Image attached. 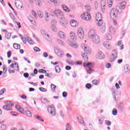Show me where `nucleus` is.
<instances>
[{
  "label": "nucleus",
  "instance_id": "obj_1",
  "mask_svg": "<svg viewBox=\"0 0 130 130\" xmlns=\"http://www.w3.org/2000/svg\"><path fill=\"white\" fill-rule=\"evenodd\" d=\"M88 34L89 37L92 39L94 43L98 44V43H100V37L96 34V30L95 29L90 30Z\"/></svg>",
  "mask_w": 130,
  "mask_h": 130
},
{
  "label": "nucleus",
  "instance_id": "obj_2",
  "mask_svg": "<svg viewBox=\"0 0 130 130\" xmlns=\"http://www.w3.org/2000/svg\"><path fill=\"white\" fill-rule=\"evenodd\" d=\"M47 111L48 112H49V113L51 114V115H52V116H55V115H56V111L55 110V107H54V106L50 105L48 106L47 108Z\"/></svg>",
  "mask_w": 130,
  "mask_h": 130
},
{
  "label": "nucleus",
  "instance_id": "obj_3",
  "mask_svg": "<svg viewBox=\"0 0 130 130\" xmlns=\"http://www.w3.org/2000/svg\"><path fill=\"white\" fill-rule=\"evenodd\" d=\"M118 15V10L117 9H113L111 10L110 16L111 19H117Z\"/></svg>",
  "mask_w": 130,
  "mask_h": 130
},
{
  "label": "nucleus",
  "instance_id": "obj_4",
  "mask_svg": "<svg viewBox=\"0 0 130 130\" xmlns=\"http://www.w3.org/2000/svg\"><path fill=\"white\" fill-rule=\"evenodd\" d=\"M81 18L85 21H90L92 19L91 14L87 12H84L81 15Z\"/></svg>",
  "mask_w": 130,
  "mask_h": 130
},
{
  "label": "nucleus",
  "instance_id": "obj_5",
  "mask_svg": "<svg viewBox=\"0 0 130 130\" xmlns=\"http://www.w3.org/2000/svg\"><path fill=\"white\" fill-rule=\"evenodd\" d=\"M54 15L59 18V19H64V15L63 12L60 10L57 9L54 12Z\"/></svg>",
  "mask_w": 130,
  "mask_h": 130
},
{
  "label": "nucleus",
  "instance_id": "obj_6",
  "mask_svg": "<svg viewBox=\"0 0 130 130\" xmlns=\"http://www.w3.org/2000/svg\"><path fill=\"white\" fill-rule=\"evenodd\" d=\"M12 106H14V103L12 102H8L7 104L4 106L3 108L5 110H12Z\"/></svg>",
  "mask_w": 130,
  "mask_h": 130
},
{
  "label": "nucleus",
  "instance_id": "obj_7",
  "mask_svg": "<svg viewBox=\"0 0 130 130\" xmlns=\"http://www.w3.org/2000/svg\"><path fill=\"white\" fill-rule=\"evenodd\" d=\"M82 48L83 51L85 52V53H86L87 54H91V48H90L89 46L86 45H82Z\"/></svg>",
  "mask_w": 130,
  "mask_h": 130
},
{
  "label": "nucleus",
  "instance_id": "obj_8",
  "mask_svg": "<svg viewBox=\"0 0 130 130\" xmlns=\"http://www.w3.org/2000/svg\"><path fill=\"white\" fill-rule=\"evenodd\" d=\"M22 41H23L24 43L28 42L29 44H34V42H33V41L27 36H25L24 37H23L22 38Z\"/></svg>",
  "mask_w": 130,
  "mask_h": 130
},
{
  "label": "nucleus",
  "instance_id": "obj_9",
  "mask_svg": "<svg viewBox=\"0 0 130 130\" xmlns=\"http://www.w3.org/2000/svg\"><path fill=\"white\" fill-rule=\"evenodd\" d=\"M84 67L85 68H88V70H87L88 74H91L92 72H93V70L91 69L93 67V65L92 64V63H83Z\"/></svg>",
  "mask_w": 130,
  "mask_h": 130
},
{
  "label": "nucleus",
  "instance_id": "obj_10",
  "mask_svg": "<svg viewBox=\"0 0 130 130\" xmlns=\"http://www.w3.org/2000/svg\"><path fill=\"white\" fill-rule=\"evenodd\" d=\"M77 36L80 39H83L84 38V34L83 28H79L77 31Z\"/></svg>",
  "mask_w": 130,
  "mask_h": 130
},
{
  "label": "nucleus",
  "instance_id": "obj_11",
  "mask_svg": "<svg viewBox=\"0 0 130 130\" xmlns=\"http://www.w3.org/2000/svg\"><path fill=\"white\" fill-rule=\"evenodd\" d=\"M117 57V52L116 50H113V53L112 54L111 56L110 57V61H113Z\"/></svg>",
  "mask_w": 130,
  "mask_h": 130
},
{
  "label": "nucleus",
  "instance_id": "obj_12",
  "mask_svg": "<svg viewBox=\"0 0 130 130\" xmlns=\"http://www.w3.org/2000/svg\"><path fill=\"white\" fill-rule=\"evenodd\" d=\"M104 57H105L104 53H103L101 51H99L96 55V58H99V59H103V58H104Z\"/></svg>",
  "mask_w": 130,
  "mask_h": 130
},
{
  "label": "nucleus",
  "instance_id": "obj_13",
  "mask_svg": "<svg viewBox=\"0 0 130 130\" xmlns=\"http://www.w3.org/2000/svg\"><path fill=\"white\" fill-rule=\"evenodd\" d=\"M10 67L14 69L15 71H17V72L19 71V64L17 62L10 64Z\"/></svg>",
  "mask_w": 130,
  "mask_h": 130
},
{
  "label": "nucleus",
  "instance_id": "obj_14",
  "mask_svg": "<svg viewBox=\"0 0 130 130\" xmlns=\"http://www.w3.org/2000/svg\"><path fill=\"white\" fill-rule=\"evenodd\" d=\"M15 6L18 9H22L23 8V4L21 1L17 0L15 2Z\"/></svg>",
  "mask_w": 130,
  "mask_h": 130
},
{
  "label": "nucleus",
  "instance_id": "obj_15",
  "mask_svg": "<svg viewBox=\"0 0 130 130\" xmlns=\"http://www.w3.org/2000/svg\"><path fill=\"white\" fill-rule=\"evenodd\" d=\"M15 107H16L17 110H18V111H19V112L21 113L22 114H24L25 113L24 112V109L22 108V107H21V106H20L19 105H16Z\"/></svg>",
  "mask_w": 130,
  "mask_h": 130
},
{
  "label": "nucleus",
  "instance_id": "obj_16",
  "mask_svg": "<svg viewBox=\"0 0 130 130\" xmlns=\"http://www.w3.org/2000/svg\"><path fill=\"white\" fill-rule=\"evenodd\" d=\"M95 20L96 21H101L102 20V15L100 13H97L95 15Z\"/></svg>",
  "mask_w": 130,
  "mask_h": 130
},
{
  "label": "nucleus",
  "instance_id": "obj_17",
  "mask_svg": "<svg viewBox=\"0 0 130 130\" xmlns=\"http://www.w3.org/2000/svg\"><path fill=\"white\" fill-rule=\"evenodd\" d=\"M41 33L42 35L45 37V38H46V39H47V40L49 39V35H48V34H47V32H46L45 30H41Z\"/></svg>",
  "mask_w": 130,
  "mask_h": 130
},
{
  "label": "nucleus",
  "instance_id": "obj_18",
  "mask_svg": "<svg viewBox=\"0 0 130 130\" xmlns=\"http://www.w3.org/2000/svg\"><path fill=\"white\" fill-rule=\"evenodd\" d=\"M58 37L61 39H64V38H66V35L64 34V32L62 31H59L58 33Z\"/></svg>",
  "mask_w": 130,
  "mask_h": 130
},
{
  "label": "nucleus",
  "instance_id": "obj_19",
  "mask_svg": "<svg viewBox=\"0 0 130 130\" xmlns=\"http://www.w3.org/2000/svg\"><path fill=\"white\" fill-rule=\"evenodd\" d=\"M70 24L72 27H77L78 26V22L75 20H71Z\"/></svg>",
  "mask_w": 130,
  "mask_h": 130
},
{
  "label": "nucleus",
  "instance_id": "obj_20",
  "mask_svg": "<svg viewBox=\"0 0 130 130\" xmlns=\"http://www.w3.org/2000/svg\"><path fill=\"white\" fill-rule=\"evenodd\" d=\"M70 37L72 40H75L77 39V36L76 35V34L73 32H70Z\"/></svg>",
  "mask_w": 130,
  "mask_h": 130
},
{
  "label": "nucleus",
  "instance_id": "obj_21",
  "mask_svg": "<svg viewBox=\"0 0 130 130\" xmlns=\"http://www.w3.org/2000/svg\"><path fill=\"white\" fill-rule=\"evenodd\" d=\"M103 45L105 48H107V49H109V48H110V44L108 42H104Z\"/></svg>",
  "mask_w": 130,
  "mask_h": 130
},
{
  "label": "nucleus",
  "instance_id": "obj_22",
  "mask_svg": "<svg viewBox=\"0 0 130 130\" xmlns=\"http://www.w3.org/2000/svg\"><path fill=\"white\" fill-rule=\"evenodd\" d=\"M62 8L64 12H70V8L66 5H62Z\"/></svg>",
  "mask_w": 130,
  "mask_h": 130
},
{
  "label": "nucleus",
  "instance_id": "obj_23",
  "mask_svg": "<svg viewBox=\"0 0 130 130\" xmlns=\"http://www.w3.org/2000/svg\"><path fill=\"white\" fill-rule=\"evenodd\" d=\"M107 4H108V7L111 8L112 5H113V0H107Z\"/></svg>",
  "mask_w": 130,
  "mask_h": 130
},
{
  "label": "nucleus",
  "instance_id": "obj_24",
  "mask_svg": "<svg viewBox=\"0 0 130 130\" xmlns=\"http://www.w3.org/2000/svg\"><path fill=\"white\" fill-rule=\"evenodd\" d=\"M25 115H26V116H28V117H32V113L29 110L26 111L25 112Z\"/></svg>",
  "mask_w": 130,
  "mask_h": 130
},
{
  "label": "nucleus",
  "instance_id": "obj_25",
  "mask_svg": "<svg viewBox=\"0 0 130 130\" xmlns=\"http://www.w3.org/2000/svg\"><path fill=\"white\" fill-rule=\"evenodd\" d=\"M13 48H14V49H20L21 46L18 44L14 43L13 44Z\"/></svg>",
  "mask_w": 130,
  "mask_h": 130
},
{
  "label": "nucleus",
  "instance_id": "obj_26",
  "mask_svg": "<svg viewBox=\"0 0 130 130\" xmlns=\"http://www.w3.org/2000/svg\"><path fill=\"white\" fill-rule=\"evenodd\" d=\"M110 33H112V34H115L116 31H115V29H114V27L113 26H111L110 27Z\"/></svg>",
  "mask_w": 130,
  "mask_h": 130
},
{
  "label": "nucleus",
  "instance_id": "obj_27",
  "mask_svg": "<svg viewBox=\"0 0 130 130\" xmlns=\"http://www.w3.org/2000/svg\"><path fill=\"white\" fill-rule=\"evenodd\" d=\"M29 19L30 20L31 23L33 24V25H35V26H36V25H37L35 20H34V19H33V18L31 17V16L29 17Z\"/></svg>",
  "mask_w": 130,
  "mask_h": 130
},
{
  "label": "nucleus",
  "instance_id": "obj_28",
  "mask_svg": "<svg viewBox=\"0 0 130 130\" xmlns=\"http://www.w3.org/2000/svg\"><path fill=\"white\" fill-rule=\"evenodd\" d=\"M70 44L72 47H73V48H78V44L75 43H71Z\"/></svg>",
  "mask_w": 130,
  "mask_h": 130
},
{
  "label": "nucleus",
  "instance_id": "obj_29",
  "mask_svg": "<svg viewBox=\"0 0 130 130\" xmlns=\"http://www.w3.org/2000/svg\"><path fill=\"white\" fill-rule=\"evenodd\" d=\"M35 117H36V118H37V119H38V120H40V121H44V120H43V119H42V118H41L40 116H39V115H36L35 116Z\"/></svg>",
  "mask_w": 130,
  "mask_h": 130
},
{
  "label": "nucleus",
  "instance_id": "obj_30",
  "mask_svg": "<svg viewBox=\"0 0 130 130\" xmlns=\"http://www.w3.org/2000/svg\"><path fill=\"white\" fill-rule=\"evenodd\" d=\"M82 57H83V58L84 59V60H88V55H87L85 53H84L83 54H82L81 55Z\"/></svg>",
  "mask_w": 130,
  "mask_h": 130
},
{
  "label": "nucleus",
  "instance_id": "obj_31",
  "mask_svg": "<svg viewBox=\"0 0 130 130\" xmlns=\"http://www.w3.org/2000/svg\"><path fill=\"white\" fill-rule=\"evenodd\" d=\"M106 38L107 40H111L112 39V36L109 34L106 35Z\"/></svg>",
  "mask_w": 130,
  "mask_h": 130
},
{
  "label": "nucleus",
  "instance_id": "obj_32",
  "mask_svg": "<svg viewBox=\"0 0 130 130\" xmlns=\"http://www.w3.org/2000/svg\"><path fill=\"white\" fill-rule=\"evenodd\" d=\"M118 46L120 47V49L122 50L123 49V45L122 44V43H121V41H120L118 42Z\"/></svg>",
  "mask_w": 130,
  "mask_h": 130
},
{
  "label": "nucleus",
  "instance_id": "obj_33",
  "mask_svg": "<svg viewBox=\"0 0 130 130\" xmlns=\"http://www.w3.org/2000/svg\"><path fill=\"white\" fill-rule=\"evenodd\" d=\"M8 71V67L6 65L3 66V73L4 74H6L7 71Z\"/></svg>",
  "mask_w": 130,
  "mask_h": 130
},
{
  "label": "nucleus",
  "instance_id": "obj_34",
  "mask_svg": "<svg viewBox=\"0 0 130 130\" xmlns=\"http://www.w3.org/2000/svg\"><path fill=\"white\" fill-rule=\"evenodd\" d=\"M125 7H126V3L122 2L121 3V8H122V9H125Z\"/></svg>",
  "mask_w": 130,
  "mask_h": 130
},
{
  "label": "nucleus",
  "instance_id": "obj_35",
  "mask_svg": "<svg viewBox=\"0 0 130 130\" xmlns=\"http://www.w3.org/2000/svg\"><path fill=\"white\" fill-rule=\"evenodd\" d=\"M55 69L56 73H60V68L58 66H56Z\"/></svg>",
  "mask_w": 130,
  "mask_h": 130
},
{
  "label": "nucleus",
  "instance_id": "obj_36",
  "mask_svg": "<svg viewBox=\"0 0 130 130\" xmlns=\"http://www.w3.org/2000/svg\"><path fill=\"white\" fill-rule=\"evenodd\" d=\"M85 87L87 89H90L91 88H92V85H91L90 83H87L85 85Z\"/></svg>",
  "mask_w": 130,
  "mask_h": 130
},
{
  "label": "nucleus",
  "instance_id": "obj_37",
  "mask_svg": "<svg viewBox=\"0 0 130 130\" xmlns=\"http://www.w3.org/2000/svg\"><path fill=\"white\" fill-rule=\"evenodd\" d=\"M34 51H35L36 52H40V49H39V48L37 47H35L34 48Z\"/></svg>",
  "mask_w": 130,
  "mask_h": 130
},
{
  "label": "nucleus",
  "instance_id": "obj_38",
  "mask_svg": "<svg viewBox=\"0 0 130 130\" xmlns=\"http://www.w3.org/2000/svg\"><path fill=\"white\" fill-rule=\"evenodd\" d=\"M112 114L113 115H116L117 114V110H116V109H113L112 111Z\"/></svg>",
  "mask_w": 130,
  "mask_h": 130
},
{
  "label": "nucleus",
  "instance_id": "obj_39",
  "mask_svg": "<svg viewBox=\"0 0 130 130\" xmlns=\"http://www.w3.org/2000/svg\"><path fill=\"white\" fill-rule=\"evenodd\" d=\"M51 88L53 91H55V88H56V86L54 84H51Z\"/></svg>",
  "mask_w": 130,
  "mask_h": 130
},
{
  "label": "nucleus",
  "instance_id": "obj_40",
  "mask_svg": "<svg viewBox=\"0 0 130 130\" xmlns=\"http://www.w3.org/2000/svg\"><path fill=\"white\" fill-rule=\"evenodd\" d=\"M39 90H40V91H41V92H46V91H47V90H46V89H45L43 87H40Z\"/></svg>",
  "mask_w": 130,
  "mask_h": 130
},
{
  "label": "nucleus",
  "instance_id": "obj_41",
  "mask_svg": "<svg viewBox=\"0 0 130 130\" xmlns=\"http://www.w3.org/2000/svg\"><path fill=\"white\" fill-rule=\"evenodd\" d=\"M5 36L6 38H10L11 37V34L9 32H6Z\"/></svg>",
  "mask_w": 130,
  "mask_h": 130
},
{
  "label": "nucleus",
  "instance_id": "obj_42",
  "mask_svg": "<svg viewBox=\"0 0 130 130\" xmlns=\"http://www.w3.org/2000/svg\"><path fill=\"white\" fill-rule=\"evenodd\" d=\"M85 9L86 10V11H90V10H91V7L89 5H86Z\"/></svg>",
  "mask_w": 130,
  "mask_h": 130
},
{
  "label": "nucleus",
  "instance_id": "obj_43",
  "mask_svg": "<svg viewBox=\"0 0 130 130\" xmlns=\"http://www.w3.org/2000/svg\"><path fill=\"white\" fill-rule=\"evenodd\" d=\"M31 13L32 14L33 16L36 18L37 17V13L34 10L31 11Z\"/></svg>",
  "mask_w": 130,
  "mask_h": 130
},
{
  "label": "nucleus",
  "instance_id": "obj_44",
  "mask_svg": "<svg viewBox=\"0 0 130 130\" xmlns=\"http://www.w3.org/2000/svg\"><path fill=\"white\" fill-rule=\"evenodd\" d=\"M98 26H101V25H102L103 24L102 19H101V20H98Z\"/></svg>",
  "mask_w": 130,
  "mask_h": 130
},
{
  "label": "nucleus",
  "instance_id": "obj_45",
  "mask_svg": "<svg viewBox=\"0 0 130 130\" xmlns=\"http://www.w3.org/2000/svg\"><path fill=\"white\" fill-rule=\"evenodd\" d=\"M5 91H6V89H2V90L0 91V95H3V94L5 93Z\"/></svg>",
  "mask_w": 130,
  "mask_h": 130
},
{
  "label": "nucleus",
  "instance_id": "obj_46",
  "mask_svg": "<svg viewBox=\"0 0 130 130\" xmlns=\"http://www.w3.org/2000/svg\"><path fill=\"white\" fill-rule=\"evenodd\" d=\"M105 122L107 125H111V122H110V121L106 120Z\"/></svg>",
  "mask_w": 130,
  "mask_h": 130
},
{
  "label": "nucleus",
  "instance_id": "obj_47",
  "mask_svg": "<svg viewBox=\"0 0 130 130\" xmlns=\"http://www.w3.org/2000/svg\"><path fill=\"white\" fill-rule=\"evenodd\" d=\"M92 83L93 84V85H98V81L96 80H93L92 81Z\"/></svg>",
  "mask_w": 130,
  "mask_h": 130
},
{
  "label": "nucleus",
  "instance_id": "obj_48",
  "mask_svg": "<svg viewBox=\"0 0 130 130\" xmlns=\"http://www.w3.org/2000/svg\"><path fill=\"white\" fill-rule=\"evenodd\" d=\"M62 96H63V97H64V98L67 97V96H68V93L66 91L63 92Z\"/></svg>",
  "mask_w": 130,
  "mask_h": 130
},
{
  "label": "nucleus",
  "instance_id": "obj_49",
  "mask_svg": "<svg viewBox=\"0 0 130 130\" xmlns=\"http://www.w3.org/2000/svg\"><path fill=\"white\" fill-rule=\"evenodd\" d=\"M66 130H71V126L69 123H68L67 125L66 126Z\"/></svg>",
  "mask_w": 130,
  "mask_h": 130
},
{
  "label": "nucleus",
  "instance_id": "obj_50",
  "mask_svg": "<svg viewBox=\"0 0 130 130\" xmlns=\"http://www.w3.org/2000/svg\"><path fill=\"white\" fill-rule=\"evenodd\" d=\"M124 71L125 73H127V72H128V71H129V70L128 69V67L127 66H125L124 67Z\"/></svg>",
  "mask_w": 130,
  "mask_h": 130
},
{
  "label": "nucleus",
  "instance_id": "obj_51",
  "mask_svg": "<svg viewBox=\"0 0 130 130\" xmlns=\"http://www.w3.org/2000/svg\"><path fill=\"white\" fill-rule=\"evenodd\" d=\"M12 55V52L11 51H8L7 53V56L8 58H10Z\"/></svg>",
  "mask_w": 130,
  "mask_h": 130
},
{
  "label": "nucleus",
  "instance_id": "obj_52",
  "mask_svg": "<svg viewBox=\"0 0 130 130\" xmlns=\"http://www.w3.org/2000/svg\"><path fill=\"white\" fill-rule=\"evenodd\" d=\"M106 67L107 68V69H109V68H111V64L109 63H108L106 64Z\"/></svg>",
  "mask_w": 130,
  "mask_h": 130
},
{
  "label": "nucleus",
  "instance_id": "obj_53",
  "mask_svg": "<svg viewBox=\"0 0 130 130\" xmlns=\"http://www.w3.org/2000/svg\"><path fill=\"white\" fill-rule=\"evenodd\" d=\"M40 72L42 73V74H46V71L45 70H44V69H41L40 70Z\"/></svg>",
  "mask_w": 130,
  "mask_h": 130
},
{
  "label": "nucleus",
  "instance_id": "obj_54",
  "mask_svg": "<svg viewBox=\"0 0 130 130\" xmlns=\"http://www.w3.org/2000/svg\"><path fill=\"white\" fill-rule=\"evenodd\" d=\"M38 15L40 17V18H42V17H43V13L42 12H39L38 13Z\"/></svg>",
  "mask_w": 130,
  "mask_h": 130
},
{
  "label": "nucleus",
  "instance_id": "obj_55",
  "mask_svg": "<svg viewBox=\"0 0 130 130\" xmlns=\"http://www.w3.org/2000/svg\"><path fill=\"white\" fill-rule=\"evenodd\" d=\"M23 76L25 78H28V77H29V74H28V73H24Z\"/></svg>",
  "mask_w": 130,
  "mask_h": 130
},
{
  "label": "nucleus",
  "instance_id": "obj_56",
  "mask_svg": "<svg viewBox=\"0 0 130 130\" xmlns=\"http://www.w3.org/2000/svg\"><path fill=\"white\" fill-rule=\"evenodd\" d=\"M55 50V53H56V54H58V53H59V50L57 48H56L54 49Z\"/></svg>",
  "mask_w": 130,
  "mask_h": 130
},
{
  "label": "nucleus",
  "instance_id": "obj_57",
  "mask_svg": "<svg viewBox=\"0 0 130 130\" xmlns=\"http://www.w3.org/2000/svg\"><path fill=\"white\" fill-rule=\"evenodd\" d=\"M113 23H114V25H115V26H117V25H118V22H117V21L115 20H113Z\"/></svg>",
  "mask_w": 130,
  "mask_h": 130
},
{
  "label": "nucleus",
  "instance_id": "obj_58",
  "mask_svg": "<svg viewBox=\"0 0 130 130\" xmlns=\"http://www.w3.org/2000/svg\"><path fill=\"white\" fill-rule=\"evenodd\" d=\"M43 56L44 57H47L48 56V54H47V53L45 52L43 53Z\"/></svg>",
  "mask_w": 130,
  "mask_h": 130
},
{
  "label": "nucleus",
  "instance_id": "obj_59",
  "mask_svg": "<svg viewBox=\"0 0 130 130\" xmlns=\"http://www.w3.org/2000/svg\"><path fill=\"white\" fill-rule=\"evenodd\" d=\"M38 73V70L35 69L34 71V74H35V75H37Z\"/></svg>",
  "mask_w": 130,
  "mask_h": 130
},
{
  "label": "nucleus",
  "instance_id": "obj_60",
  "mask_svg": "<svg viewBox=\"0 0 130 130\" xmlns=\"http://www.w3.org/2000/svg\"><path fill=\"white\" fill-rule=\"evenodd\" d=\"M71 69H72V68L70 66H66V69L68 70V71L71 70Z\"/></svg>",
  "mask_w": 130,
  "mask_h": 130
},
{
  "label": "nucleus",
  "instance_id": "obj_61",
  "mask_svg": "<svg viewBox=\"0 0 130 130\" xmlns=\"http://www.w3.org/2000/svg\"><path fill=\"white\" fill-rule=\"evenodd\" d=\"M58 42L61 44V45H63V42H62L61 40H58Z\"/></svg>",
  "mask_w": 130,
  "mask_h": 130
},
{
  "label": "nucleus",
  "instance_id": "obj_62",
  "mask_svg": "<svg viewBox=\"0 0 130 130\" xmlns=\"http://www.w3.org/2000/svg\"><path fill=\"white\" fill-rule=\"evenodd\" d=\"M66 56L67 57H70V58H72V55L70 54V53H67L66 54Z\"/></svg>",
  "mask_w": 130,
  "mask_h": 130
},
{
  "label": "nucleus",
  "instance_id": "obj_63",
  "mask_svg": "<svg viewBox=\"0 0 130 130\" xmlns=\"http://www.w3.org/2000/svg\"><path fill=\"white\" fill-rule=\"evenodd\" d=\"M59 114L60 116H61V117H63V113L62 112V111H60L59 112Z\"/></svg>",
  "mask_w": 130,
  "mask_h": 130
},
{
  "label": "nucleus",
  "instance_id": "obj_64",
  "mask_svg": "<svg viewBox=\"0 0 130 130\" xmlns=\"http://www.w3.org/2000/svg\"><path fill=\"white\" fill-rule=\"evenodd\" d=\"M17 25L18 26V28H21V23L19 22H16Z\"/></svg>",
  "mask_w": 130,
  "mask_h": 130
}]
</instances>
